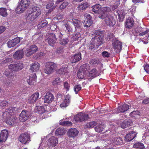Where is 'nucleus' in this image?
I'll list each match as a JSON object with an SVG mask.
<instances>
[{"instance_id": "36", "label": "nucleus", "mask_w": 149, "mask_h": 149, "mask_svg": "<svg viewBox=\"0 0 149 149\" xmlns=\"http://www.w3.org/2000/svg\"><path fill=\"white\" fill-rule=\"evenodd\" d=\"M32 10V11L31 13L37 17L40 14V10L38 7L34 6L33 7Z\"/></svg>"}, {"instance_id": "15", "label": "nucleus", "mask_w": 149, "mask_h": 149, "mask_svg": "<svg viewBox=\"0 0 149 149\" xmlns=\"http://www.w3.org/2000/svg\"><path fill=\"white\" fill-rule=\"evenodd\" d=\"M81 59V55L80 52L75 54L72 56L70 60L72 63L77 62Z\"/></svg>"}, {"instance_id": "57", "label": "nucleus", "mask_w": 149, "mask_h": 149, "mask_svg": "<svg viewBox=\"0 0 149 149\" xmlns=\"http://www.w3.org/2000/svg\"><path fill=\"white\" fill-rule=\"evenodd\" d=\"M56 40H54L53 39H48V44L49 45L53 46L54 45L56 42Z\"/></svg>"}, {"instance_id": "12", "label": "nucleus", "mask_w": 149, "mask_h": 149, "mask_svg": "<svg viewBox=\"0 0 149 149\" xmlns=\"http://www.w3.org/2000/svg\"><path fill=\"white\" fill-rule=\"evenodd\" d=\"M112 45L117 53H119L122 49V43L118 40L113 39Z\"/></svg>"}, {"instance_id": "49", "label": "nucleus", "mask_w": 149, "mask_h": 149, "mask_svg": "<svg viewBox=\"0 0 149 149\" xmlns=\"http://www.w3.org/2000/svg\"><path fill=\"white\" fill-rule=\"evenodd\" d=\"M97 124V123L93 121L91 122L87 123L86 125L87 128H91L95 126Z\"/></svg>"}, {"instance_id": "4", "label": "nucleus", "mask_w": 149, "mask_h": 149, "mask_svg": "<svg viewBox=\"0 0 149 149\" xmlns=\"http://www.w3.org/2000/svg\"><path fill=\"white\" fill-rule=\"evenodd\" d=\"M56 67V64L53 62H49L46 64L44 72L47 74H51Z\"/></svg>"}, {"instance_id": "5", "label": "nucleus", "mask_w": 149, "mask_h": 149, "mask_svg": "<svg viewBox=\"0 0 149 149\" xmlns=\"http://www.w3.org/2000/svg\"><path fill=\"white\" fill-rule=\"evenodd\" d=\"M88 68V65L86 64H84L81 66L77 74V76L79 78L83 79L84 78Z\"/></svg>"}, {"instance_id": "17", "label": "nucleus", "mask_w": 149, "mask_h": 149, "mask_svg": "<svg viewBox=\"0 0 149 149\" xmlns=\"http://www.w3.org/2000/svg\"><path fill=\"white\" fill-rule=\"evenodd\" d=\"M54 97L52 94L50 93L47 92L45 96V103H50L54 100Z\"/></svg>"}, {"instance_id": "27", "label": "nucleus", "mask_w": 149, "mask_h": 149, "mask_svg": "<svg viewBox=\"0 0 149 149\" xmlns=\"http://www.w3.org/2000/svg\"><path fill=\"white\" fill-rule=\"evenodd\" d=\"M14 116H6V115L5 118L6 120V123L9 125H12L15 121V118Z\"/></svg>"}, {"instance_id": "48", "label": "nucleus", "mask_w": 149, "mask_h": 149, "mask_svg": "<svg viewBox=\"0 0 149 149\" xmlns=\"http://www.w3.org/2000/svg\"><path fill=\"white\" fill-rule=\"evenodd\" d=\"M8 103L6 101H3L0 103V109H3L8 105Z\"/></svg>"}, {"instance_id": "38", "label": "nucleus", "mask_w": 149, "mask_h": 149, "mask_svg": "<svg viewBox=\"0 0 149 149\" xmlns=\"http://www.w3.org/2000/svg\"><path fill=\"white\" fill-rule=\"evenodd\" d=\"M134 22L132 18H129L127 19L125 23L126 27L128 28H130L133 26Z\"/></svg>"}, {"instance_id": "7", "label": "nucleus", "mask_w": 149, "mask_h": 149, "mask_svg": "<svg viewBox=\"0 0 149 149\" xmlns=\"http://www.w3.org/2000/svg\"><path fill=\"white\" fill-rule=\"evenodd\" d=\"M32 116L31 111L24 110L22 111L19 116V120L24 122L27 120Z\"/></svg>"}, {"instance_id": "37", "label": "nucleus", "mask_w": 149, "mask_h": 149, "mask_svg": "<svg viewBox=\"0 0 149 149\" xmlns=\"http://www.w3.org/2000/svg\"><path fill=\"white\" fill-rule=\"evenodd\" d=\"M45 112V110L43 106H38L36 107V112L40 114H42Z\"/></svg>"}, {"instance_id": "33", "label": "nucleus", "mask_w": 149, "mask_h": 149, "mask_svg": "<svg viewBox=\"0 0 149 149\" xmlns=\"http://www.w3.org/2000/svg\"><path fill=\"white\" fill-rule=\"evenodd\" d=\"M100 73L95 69H93L91 70L89 72V77L93 78L99 76Z\"/></svg>"}, {"instance_id": "32", "label": "nucleus", "mask_w": 149, "mask_h": 149, "mask_svg": "<svg viewBox=\"0 0 149 149\" xmlns=\"http://www.w3.org/2000/svg\"><path fill=\"white\" fill-rule=\"evenodd\" d=\"M37 17L31 12L28 14L26 17V21L28 22H31L33 21Z\"/></svg>"}, {"instance_id": "8", "label": "nucleus", "mask_w": 149, "mask_h": 149, "mask_svg": "<svg viewBox=\"0 0 149 149\" xmlns=\"http://www.w3.org/2000/svg\"><path fill=\"white\" fill-rule=\"evenodd\" d=\"M88 118V116L87 114L80 113L74 116V119L76 122H78L86 120Z\"/></svg>"}, {"instance_id": "16", "label": "nucleus", "mask_w": 149, "mask_h": 149, "mask_svg": "<svg viewBox=\"0 0 149 149\" xmlns=\"http://www.w3.org/2000/svg\"><path fill=\"white\" fill-rule=\"evenodd\" d=\"M20 42V38L19 37H17L11 40L8 41L7 42L8 46L9 48L13 47L16 44L19 43Z\"/></svg>"}, {"instance_id": "34", "label": "nucleus", "mask_w": 149, "mask_h": 149, "mask_svg": "<svg viewBox=\"0 0 149 149\" xmlns=\"http://www.w3.org/2000/svg\"><path fill=\"white\" fill-rule=\"evenodd\" d=\"M32 77H30L29 79L27 80V82L28 84L30 85H33L36 81V74H33Z\"/></svg>"}, {"instance_id": "24", "label": "nucleus", "mask_w": 149, "mask_h": 149, "mask_svg": "<svg viewBox=\"0 0 149 149\" xmlns=\"http://www.w3.org/2000/svg\"><path fill=\"white\" fill-rule=\"evenodd\" d=\"M40 64L37 62H35L31 65L30 70L32 72H37L39 69Z\"/></svg>"}, {"instance_id": "46", "label": "nucleus", "mask_w": 149, "mask_h": 149, "mask_svg": "<svg viewBox=\"0 0 149 149\" xmlns=\"http://www.w3.org/2000/svg\"><path fill=\"white\" fill-rule=\"evenodd\" d=\"M59 40L60 44L63 45H65L69 42V40L67 38H61Z\"/></svg>"}, {"instance_id": "10", "label": "nucleus", "mask_w": 149, "mask_h": 149, "mask_svg": "<svg viewBox=\"0 0 149 149\" xmlns=\"http://www.w3.org/2000/svg\"><path fill=\"white\" fill-rule=\"evenodd\" d=\"M19 141L22 143L25 144L28 143L30 141V138L27 133L21 134L18 138Z\"/></svg>"}, {"instance_id": "21", "label": "nucleus", "mask_w": 149, "mask_h": 149, "mask_svg": "<svg viewBox=\"0 0 149 149\" xmlns=\"http://www.w3.org/2000/svg\"><path fill=\"white\" fill-rule=\"evenodd\" d=\"M8 132L7 130H4L1 131L0 136V141L1 142H5L8 137Z\"/></svg>"}, {"instance_id": "28", "label": "nucleus", "mask_w": 149, "mask_h": 149, "mask_svg": "<svg viewBox=\"0 0 149 149\" xmlns=\"http://www.w3.org/2000/svg\"><path fill=\"white\" fill-rule=\"evenodd\" d=\"M68 72L67 67L63 66L60 69L56 70V73L57 74L60 75H66Z\"/></svg>"}, {"instance_id": "60", "label": "nucleus", "mask_w": 149, "mask_h": 149, "mask_svg": "<svg viewBox=\"0 0 149 149\" xmlns=\"http://www.w3.org/2000/svg\"><path fill=\"white\" fill-rule=\"evenodd\" d=\"M64 26L66 28V29L69 32H70L72 31V29L71 28L69 24H65Z\"/></svg>"}, {"instance_id": "45", "label": "nucleus", "mask_w": 149, "mask_h": 149, "mask_svg": "<svg viewBox=\"0 0 149 149\" xmlns=\"http://www.w3.org/2000/svg\"><path fill=\"white\" fill-rule=\"evenodd\" d=\"M4 74L7 77L11 79L13 78L15 76L13 72H10L7 71H6Z\"/></svg>"}, {"instance_id": "35", "label": "nucleus", "mask_w": 149, "mask_h": 149, "mask_svg": "<svg viewBox=\"0 0 149 149\" xmlns=\"http://www.w3.org/2000/svg\"><path fill=\"white\" fill-rule=\"evenodd\" d=\"M91 8L93 11L95 13H97L98 15L100 12L101 6L99 4H96L92 6Z\"/></svg>"}, {"instance_id": "19", "label": "nucleus", "mask_w": 149, "mask_h": 149, "mask_svg": "<svg viewBox=\"0 0 149 149\" xmlns=\"http://www.w3.org/2000/svg\"><path fill=\"white\" fill-rule=\"evenodd\" d=\"M24 55V53L23 50H18L16 51L14 54L13 57L16 60H19L23 57Z\"/></svg>"}, {"instance_id": "30", "label": "nucleus", "mask_w": 149, "mask_h": 149, "mask_svg": "<svg viewBox=\"0 0 149 149\" xmlns=\"http://www.w3.org/2000/svg\"><path fill=\"white\" fill-rule=\"evenodd\" d=\"M89 6V5L86 2L82 3L79 5L77 7L78 10L80 12H82L85 10Z\"/></svg>"}, {"instance_id": "44", "label": "nucleus", "mask_w": 149, "mask_h": 149, "mask_svg": "<svg viewBox=\"0 0 149 149\" xmlns=\"http://www.w3.org/2000/svg\"><path fill=\"white\" fill-rule=\"evenodd\" d=\"M0 15L3 17H6L7 15L6 10L3 8H0Z\"/></svg>"}, {"instance_id": "11", "label": "nucleus", "mask_w": 149, "mask_h": 149, "mask_svg": "<svg viewBox=\"0 0 149 149\" xmlns=\"http://www.w3.org/2000/svg\"><path fill=\"white\" fill-rule=\"evenodd\" d=\"M58 139L57 137L52 136L47 141V144L49 148L54 147L56 146L58 144Z\"/></svg>"}, {"instance_id": "62", "label": "nucleus", "mask_w": 149, "mask_h": 149, "mask_svg": "<svg viewBox=\"0 0 149 149\" xmlns=\"http://www.w3.org/2000/svg\"><path fill=\"white\" fill-rule=\"evenodd\" d=\"M144 69L147 73L149 74V65L146 64L144 65Z\"/></svg>"}, {"instance_id": "1", "label": "nucleus", "mask_w": 149, "mask_h": 149, "mask_svg": "<svg viewBox=\"0 0 149 149\" xmlns=\"http://www.w3.org/2000/svg\"><path fill=\"white\" fill-rule=\"evenodd\" d=\"M100 15V18L102 19H104V24L107 26H113L115 24L116 21L113 17L110 15Z\"/></svg>"}, {"instance_id": "31", "label": "nucleus", "mask_w": 149, "mask_h": 149, "mask_svg": "<svg viewBox=\"0 0 149 149\" xmlns=\"http://www.w3.org/2000/svg\"><path fill=\"white\" fill-rule=\"evenodd\" d=\"M132 124L131 120H125L121 123L120 125L122 128L124 129L131 125Z\"/></svg>"}, {"instance_id": "58", "label": "nucleus", "mask_w": 149, "mask_h": 149, "mask_svg": "<svg viewBox=\"0 0 149 149\" xmlns=\"http://www.w3.org/2000/svg\"><path fill=\"white\" fill-rule=\"evenodd\" d=\"M54 1L53 0L49 1L46 6V8L47 9L49 8L54 5Z\"/></svg>"}, {"instance_id": "42", "label": "nucleus", "mask_w": 149, "mask_h": 149, "mask_svg": "<svg viewBox=\"0 0 149 149\" xmlns=\"http://www.w3.org/2000/svg\"><path fill=\"white\" fill-rule=\"evenodd\" d=\"M133 147L134 148L141 149H143L145 148L143 144L141 142H138L135 143L133 146Z\"/></svg>"}, {"instance_id": "2", "label": "nucleus", "mask_w": 149, "mask_h": 149, "mask_svg": "<svg viewBox=\"0 0 149 149\" xmlns=\"http://www.w3.org/2000/svg\"><path fill=\"white\" fill-rule=\"evenodd\" d=\"M30 3V0H21L16 9V11L19 13H22L29 6Z\"/></svg>"}, {"instance_id": "56", "label": "nucleus", "mask_w": 149, "mask_h": 149, "mask_svg": "<svg viewBox=\"0 0 149 149\" xmlns=\"http://www.w3.org/2000/svg\"><path fill=\"white\" fill-rule=\"evenodd\" d=\"M103 57L104 58H108L110 56V54L107 51H104L102 53Z\"/></svg>"}, {"instance_id": "39", "label": "nucleus", "mask_w": 149, "mask_h": 149, "mask_svg": "<svg viewBox=\"0 0 149 149\" xmlns=\"http://www.w3.org/2000/svg\"><path fill=\"white\" fill-rule=\"evenodd\" d=\"M66 132L65 130L63 128H58L55 132L56 134L57 135H62L64 134Z\"/></svg>"}, {"instance_id": "43", "label": "nucleus", "mask_w": 149, "mask_h": 149, "mask_svg": "<svg viewBox=\"0 0 149 149\" xmlns=\"http://www.w3.org/2000/svg\"><path fill=\"white\" fill-rule=\"evenodd\" d=\"M104 127L102 125H100L95 127V130L97 132H100L103 130Z\"/></svg>"}, {"instance_id": "59", "label": "nucleus", "mask_w": 149, "mask_h": 149, "mask_svg": "<svg viewBox=\"0 0 149 149\" xmlns=\"http://www.w3.org/2000/svg\"><path fill=\"white\" fill-rule=\"evenodd\" d=\"M114 37V34L113 33H108L106 38L108 40H110L112 39Z\"/></svg>"}, {"instance_id": "29", "label": "nucleus", "mask_w": 149, "mask_h": 149, "mask_svg": "<svg viewBox=\"0 0 149 149\" xmlns=\"http://www.w3.org/2000/svg\"><path fill=\"white\" fill-rule=\"evenodd\" d=\"M72 23L76 29H81L82 24L80 20L76 19H73Z\"/></svg>"}, {"instance_id": "54", "label": "nucleus", "mask_w": 149, "mask_h": 149, "mask_svg": "<svg viewBox=\"0 0 149 149\" xmlns=\"http://www.w3.org/2000/svg\"><path fill=\"white\" fill-rule=\"evenodd\" d=\"M100 62V61L98 60H97L96 59H91L90 61V64L93 65V64H98Z\"/></svg>"}, {"instance_id": "47", "label": "nucleus", "mask_w": 149, "mask_h": 149, "mask_svg": "<svg viewBox=\"0 0 149 149\" xmlns=\"http://www.w3.org/2000/svg\"><path fill=\"white\" fill-rule=\"evenodd\" d=\"M60 124L62 125L70 126L72 125V123L71 122L68 121L60 120Z\"/></svg>"}, {"instance_id": "61", "label": "nucleus", "mask_w": 149, "mask_h": 149, "mask_svg": "<svg viewBox=\"0 0 149 149\" xmlns=\"http://www.w3.org/2000/svg\"><path fill=\"white\" fill-rule=\"evenodd\" d=\"M96 45L93 43H92L91 42V40L90 41V44H89L88 47L91 50L93 49Z\"/></svg>"}, {"instance_id": "6", "label": "nucleus", "mask_w": 149, "mask_h": 149, "mask_svg": "<svg viewBox=\"0 0 149 149\" xmlns=\"http://www.w3.org/2000/svg\"><path fill=\"white\" fill-rule=\"evenodd\" d=\"M38 50L37 47L35 45H33L28 47L25 51L24 53L26 56L29 57L35 53Z\"/></svg>"}, {"instance_id": "51", "label": "nucleus", "mask_w": 149, "mask_h": 149, "mask_svg": "<svg viewBox=\"0 0 149 149\" xmlns=\"http://www.w3.org/2000/svg\"><path fill=\"white\" fill-rule=\"evenodd\" d=\"M68 5V3L67 2H64L61 3L59 6V8L60 10L65 9Z\"/></svg>"}, {"instance_id": "40", "label": "nucleus", "mask_w": 149, "mask_h": 149, "mask_svg": "<svg viewBox=\"0 0 149 149\" xmlns=\"http://www.w3.org/2000/svg\"><path fill=\"white\" fill-rule=\"evenodd\" d=\"M113 141L115 144L118 145L121 144L123 143V141L121 138L116 137L113 139Z\"/></svg>"}, {"instance_id": "14", "label": "nucleus", "mask_w": 149, "mask_h": 149, "mask_svg": "<svg viewBox=\"0 0 149 149\" xmlns=\"http://www.w3.org/2000/svg\"><path fill=\"white\" fill-rule=\"evenodd\" d=\"M17 109L16 107H10L8 109H6L5 111L3 113V117L6 116H14V113L16 112Z\"/></svg>"}, {"instance_id": "25", "label": "nucleus", "mask_w": 149, "mask_h": 149, "mask_svg": "<svg viewBox=\"0 0 149 149\" xmlns=\"http://www.w3.org/2000/svg\"><path fill=\"white\" fill-rule=\"evenodd\" d=\"M111 10L110 8L108 7L105 6L101 8L100 12L99 13L98 17L100 18V15H109L108 13L111 11Z\"/></svg>"}, {"instance_id": "41", "label": "nucleus", "mask_w": 149, "mask_h": 149, "mask_svg": "<svg viewBox=\"0 0 149 149\" xmlns=\"http://www.w3.org/2000/svg\"><path fill=\"white\" fill-rule=\"evenodd\" d=\"M48 24V22L46 20L41 21L39 22L37 27L38 29H40L46 26Z\"/></svg>"}, {"instance_id": "13", "label": "nucleus", "mask_w": 149, "mask_h": 149, "mask_svg": "<svg viewBox=\"0 0 149 149\" xmlns=\"http://www.w3.org/2000/svg\"><path fill=\"white\" fill-rule=\"evenodd\" d=\"M85 19L83 25L84 27L88 28L92 24L93 22L91 19L92 17L90 14H86L84 15Z\"/></svg>"}, {"instance_id": "20", "label": "nucleus", "mask_w": 149, "mask_h": 149, "mask_svg": "<svg viewBox=\"0 0 149 149\" xmlns=\"http://www.w3.org/2000/svg\"><path fill=\"white\" fill-rule=\"evenodd\" d=\"M39 97V93L36 92L33 94L29 99L28 101L30 103H32L36 101Z\"/></svg>"}, {"instance_id": "50", "label": "nucleus", "mask_w": 149, "mask_h": 149, "mask_svg": "<svg viewBox=\"0 0 149 149\" xmlns=\"http://www.w3.org/2000/svg\"><path fill=\"white\" fill-rule=\"evenodd\" d=\"M61 81H60V79L59 77H57L55 79L53 82L52 84L53 85H58L60 84Z\"/></svg>"}, {"instance_id": "22", "label": "nucleus", "mask_w": 149, "mask_h": 149, "mask_svg": "<svg viewBox=\"0 0 149 149\" xmlns=\"http://www.w3.org/2000/svg\"><path fill=\"white\" fill-rule=\"evenodd\" d=\"M70 100V96L68 95L65 97V99L60 104V107H66L68 105Z\"/></svg>"}, {"instance_id": "23", "label": "nucleus", "mask_w": 149, "mask_h": 149, "mask_svg": "<svg viewBox=\"0 0 149 149\" xmlns=\"http://www.w3.org/2000/svg\"><path fill=\"white\" fill-rule=\"evenodd\" d=\"M78 133L79 131L75 128L69 129L68 132V136L72 137L76 136Z\"/></svg>"}, {"instance_id": "9", "label": "nucleus", "mask_w": 149, "mask_h": 149, "mask_svg": "<svg viewBox=\"0 0 149 149\" xmlns=\"http://www.w3.org/2000/svg\"><path fill=\"white\" fill-rule=\"evenodd\" d=\"M23 65L21 62L16 63L14 64H10L9 65V68L11 70L17 71L22 70L23 68Z\"/></svg>"}, {"instance_id": "64", "label": "nucleus", "mask_w": 149, "mask_h": 149, "mask_svg": "<svg viewBox=\"0 0 149 149\" xmlns=\"http://www.w3.org/2000/svg\"><path fill=\"white\" fill-rule=\"evenodd\" d=\"M139 112L137 111H133L132 112L130 113V115L131 116H133L134 117V115L138 114Z\"/></svg>"}, {"instance_id": "3", "label": "nucleus", "mask_w": 149, "mask_h": 149, "mask_svg": "<svg viewBox=\"0 0 149 149\" xmlns=\"http://www.w3.org/2000/svg\"><path fill=\"white\" fill-rule=\"evenodd\" d=\"M91 40L98 47L102 43V35L100 32L97 31L95 33V36Z\"/></svg>"}, {"instance_id": "53", "label": "nucleus", "mask_w": 149, "mask_h": 149, "mask_svg": "<svg viewBox=\"0 0 149 149\" xmlns=\"http://www.w3.org/2000/svg\"><path fill=\"white\" fill-rule=\"evenodd\" d=\"M81 87L80 85H78L75 86L74 87V91L75 93L77 94L78 92L81 89Z\"/></svg>"}, {"instance_id": "52", "label": "nucleus", "mask_w": 149, "mask_h": 149, "mask_svg": "<svg viewBox=\"0 0 149 149\" xmlns=\"http://www.w3.org/2000/svg\"><path fill=\"white\" fill-rule=\"evenodd\" d=\"M63 86L64 88L66 91H68L70 88V84L68 83V81H66L63 83Z\"/></svg>"}, {"instance_id": "18", "label": "nucleus", "mask_w": 149, "mask_h": 149, "mask_svg": "<svg viewBox=\"0 0 149 149\" xmlns=\"http://www.w3.org/2000/svg\"><path fill=\"white\" fill-rule=\"evenodd\" d=\"M136 134V133L134 131L130 132L128 134H126L125 140L126 141H130L135 138Z\"/></svg>"}, {"instance_id": "26", "label": "nucleus", "mask_w": 149, "mask_h": 149, "mask_svg": "<svg viewBox=\"0 0 149 149\" xmlns=\"http://www.w3.org/2000/svg\"><path fill=\"white\" fill-rule=\"evenodd\" d=\"M129 109V105L126 104H124L118 107L117 109L118 112V113L124 112L127 110Z\"/></svg>"}, {"instance_id": "63", "label": "nucleus", "mask_w": 149, "mask_h": 149, "mask_svg": "<svg viewBox=\"0 0 149 149\" xmlns=\"http://www.w3.org/2000/svg\"><path fill=\"white\" fill-rule=\"evenodd\" d=\"M132 2L136 4L138 3H143V0H132Z\"/></svg>"}, {"instance_id": "55", "label": "nucleus", "mask_w": 149, "mask_h": 149, "mask_svg": "<svg viewBox=\"0 0 149 149\" xmlns=\"http://www.w3.org/2000/svg\"><path fill=\"white\" fill-rule=\"evenodd\" d=\"M48 39H53L55 40H57L55 35L53 33H50L49 34Z\"/></svg>"}]
</instances>
